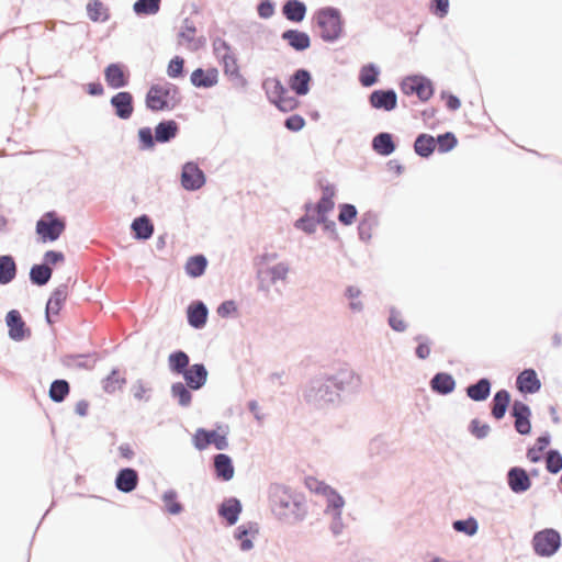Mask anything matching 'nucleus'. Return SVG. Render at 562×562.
I'll return each instance as SVG.
<instances>
[{
	"instance_id": "f257e3e1",
	"label": "nucleus",
	"mask_w": 562,
	"mask_h": 562,
	"mask_svg": "<svg viewBox=\"0 0 562 562\" xmlns=\"http://www.w3.org/2000/svg\"><path fill=\"white\" fill-rule=\"evenodd\" d=\"M361 383V376L347 366L321 371L306 382L303 398L317 409L337 408L360 391Z\"/></svg>"
},
{
	"instance_id": "f03ea898",
	"label": "nucleus",
	"mask_w": 562,
	"mask_h": 562,
	"mask_svg": "<svg viewBox=\"0 0 562 562\" xmlns=\"http://www.w3.org/2000/svg\"><path fill=\"white\" fill-rule=\"evenodd\" d=\"M316 188L321 190L322 194L318 199V210L312 216H300L293 223L296 231L312 236L316 233L317 226H324L330 221V213L335 210V198L337 195V187L335 183L327 181L324 178H317Z\"/></svg>"
},
{
	"instance_id": "7ed1b4c3",
	"label": "nucleus",
	"mask_w": 562,
	"mask_h": 562,
	"mask_svg": "<svg viewBox=\"0 0 562 562\" xmlns=\"http://www.w3.org/2000/svg\"><path fill=\"white\" fill-rule=\"evenodd\" d=\"M270 504L274 517L288 525L302 521L307 513L304 494H270Z\"/></svg>"
},
{
	"instance_id": "20e7f679",
	"label": "nucleus",
	"mask_w": 562,
	"mask_h": 562,
	"mask_svg": "<svg viewBox=\"0 0 562 562\" xmlns=\"http://www.w3.org/2000/svg\"><path fill=\"white\" fill-rule=\"evenodd\" d=\"M312 23L319 29L318 36L325 43L334 44L346 35V21L340 9L336 7L318 8L313 13Z\"/></svg>"
},
{
	"instance_id": "39448f33",
	"label": "nucleus",
	"mask_w": 562,
	"mask_h": 562,
	"mask_svg": "<svg viewBox=\"0 0 562 562\" xmlns=\"http://www.w3.org/2000/svg\"><path fill=\"white\" fill-rule=\"evenodd\" d=\"M180 88L170 81L151 83L145 93V108L151 113L172 111L182 102Z\"/></svg>"
},
{
	"instance_id": "423d86ee",
	"label": "nucleus",
	"mask_w": 562,
	"mask_h": 562,
	"mask_svg": "<svg viewBox=\"0 0 562 562\" xmlns=\"http://www.w3.org/2000/svg\"><path fill=\"white\" fill-rule=\"evenodd\" d=\"M401 92L406 97L416 95L419 103H427L436 93L434 81L422 72H413L402 77L398 81ZM412 101L411 105H416Z\"/></svg>"
},
{
	"instance_id": "0eeeda50",
	"label": "nucleus",
	"mask_w": 562,
	"mask_h": 562,
	"mask_svg": "<svg viewBox=\"0 0 562 562\" xmlns=\"http://www.w3.org/2000/svg\"><path fill=\"white\" fill-rule=\"evenodd\" d=\"M67 227L66 218L55 210L45 212L35 223L37 244H52L60 238Z\"/></svg>"
},
{
	"instance_id": "6e6552de",
	"label": "nucleus",
	"mask_w": 562,
	"mask_h": 562,
	"mask_svg": "<svg viewBox=\"0 0 562 562\" xmlns=\"http://www.w3.org/2000/svg\"><path fill=\"white\" fill-rule=\"evenodd\" d=\"M533 552L541 558L553 557L562 546V538L558 530L544 528L533 533L531 539Z\"/></svg>"
},
{
	"instance_id": "1a4fd4ad",
	"label": "nucleus",
	"mask_w": 562,
	"mask_h": 562,
	"mask_svg": "<svg viewBox=\"0 0 562 562\" xmlns=\"http://www.w3.org/2000/svg\"><path fill=\"white\" fill-rule=\"evenodd\" d=\"M180 186L188 192H195L206 184L207 177L194 160L181 165L179 175Z\"/></svg>"
},
{
	"instance_id": "9d476101",
	"label": "nucleus",
	"mask_w": 562,
	"mask_h": 562,
	"mask_svg": "<svg viewBox=\"0 0 562 562\" xmlns=\"http://www.w3.org/2000/svg\"><path fill=\"white\" fill-rule=\"evenodd\" d=\"M103 77L108 88L121 91L131 82V70L123 61H112L103 68Z\"/></svg>"
},
{
	"instance_id": "9b49d317",
	"label": "nucleus",
	"mask_w": 562,
	"mask_h": 562,
	"mask_svg": "<svg viewBox=\"0 0 562 562\" xmlns=\"http://www.w3.org/2000/svg\"><path fill=\"white\" fill-rule=\"evenodd\" d=\"M4 322L8 328V337L14 342H22L31 338L32 329L24 321L21 312L12 308L7 312Z\"/></svg>"
},
{
	"instance_id": "f8f14e48",
	"label": "nucleus",
	"mask_w": 562,
	"mask_h": 562,
	"mask_svg": "<svg viewBox=\"0 0 562 562\" xmlns=\"http://www.w3.org/2000/svg\"><path fill=\"white\" fill-rule=\"evenodd\" d=\"M368 103L373 110L392 112L398 106V95L392 87L378 88L368 94Z\"/></svg>"
},
{
	"instance_id": "ddd939ff",
	"label": "nucleus",
	"mask_w": 562,
	"mask_h": 562,
	"mask_svg": "<svg viewBox=\"0 0 562 562\" xmlns=\"http://www.w3.org/2000/svg\"><path fill=\"white\" fill-rule=\"evenodd\" d=\"M509 415L514 418V429L517 434L520 436H529L531 434L532 411L527 403L520 400H515L512 404Z\"/></svg>"
},
{
	"instance_id": "4468645a",
	"label": "nucleus",
	"mask_w": 562,
	"mask_h": 562,
	"mask_svg": "<svg viewBox=\"0 0 562 562\" xmlns=\"http://www.w3.org/2000/svg\"><path fill=\"white\" fill-rule=\"evenodd\" d=\"M110 106L115 117L128 121L135 111V97L131 91L121 90L110 98Z\"/></svg>"
},
{
	"instance_id": "2eb2a0df",
	"label": "nucleus",
	"mask_w": 562,
	"mask_h": 562,
	"mask_svg": "<svg viewBox=\"0 0 562 562\" xmlns=\"http://www.w3.org/2000/svg\"><path fill=\"white\" fill-rule=\"evenodd\" d=\"M285 82L289 91H292L296 97H305L314 86V78L310 69L300 67L288 76Z\"/></svg>"
},
{
	"instance_id": "dca6fc26",
	"label": "nucleus",
	"mask_w": 562,
	"mask_h": 562,
	"mask_svg": "<svg viewBox=\"0 0 562 562\" xmlns=\"http://www.w3.org/2000/svg\"><path fill=\"white\" fill-rule=\"evenodd\" d=\"M220 71L215 66L198 67L190 74V83L195 89H212L217 86Z\"/></svg>"
},
{
	"instance_id": "f3484780",
	"label": "nucleus",
	"mask_w": 562,
	"mask_h": 562,
	"mask_svg": "<svg viewBox=\"0 0 562 562\" xmlns=\"http://www.w3.org/2000/svg\"><path fill=\"white\" fill-rule=\"evenodd\" d=\"M400 146V138L391 132H379L371 139V149L381 157H389Z\"/></svg>"
},
{
	"instance_id": "a211bd4d",
	"label": "nucleus",
	"mask_w": 562,
	"mask_h": 562,
	"mask_svg": "<svg viewBox=\"0 0 562 562\" xmlns=\"http://www.w3.org/2000/svg\"><path fill=\"white\" fill-rule=\"evenodd\" d=\"M542 383L533 368L522 369L516 376V387L522 395H532L541 390Z\"/></svg>"
},
{
	"instance_id": "6ab92c4d",
	"label": "nucleus",
	"mask_w": 562,
	"mask_h": 562,
	"mask_svg": "<svg viewBox=\"0 0 562 562\" xmlns=\"http://www.w3.org/2000/svg\"><path fill=\"white\" fill-rule=\"evenodd\" d=\"M187 323L193 329L200 330L206 326L209 319V307L201 300H193L186 310Z\"/></svg>"
},
{
	"instance_id": "aec40b11",
	"label": "nucleus",
	"mask_w": 562,
	"mask_h": 562,
	"mask_svg": "<svg viewBox=\"0 0 562 562\" xmlns=\"http://www.w3.org/2000/svg\"><path fill=\"white\" fill-rule=\"evenodd\" d=\"M261 89L263 90L268 102L273 106L280 104L282 97L289 93L288 85H284L278 76L263 78L261 81Z\"/></svg>"
},
{
	"instance_id": "412c9836",
	"label": "nucleus",
	"mask_w": 562,
	"mask_h": 562,
	"mask_svg": "<svg viewBox=\"0 0 562 562\" xmlns=\"http://www.w3.org/2000/svg\"><path fill=\"white\" fill-rule=\"evenodd\" d=\"M155 233V226L148 214L136 216L130 226V234L133 239L145 243L149 240Z\"/></svg>"
},
{
	"instance_id": "4be33fe9",
	"label": "nucleus",
	"mask_w": 562,
	"mask_h": 562,
	"mask_svg": "<svg viewBox=\"0 0 562 562\" xmlns=\"http://www.w3.org/2000/svg\"><path fill=\"white\" fill-rule=\"evenodd\" d=\"M181 376L193 391H200L207 382L209 371L203 362H195L190 364Z\"/></svg>"
},
{
	"instance_id": "5701e85b",
	"label": "nucleus",
	"mask_w": 562,
	"mask_h": 562,
	"mask_svg": "<svg viewBox=\"0 0 562 562\" xmlns=\"http://www.w3.org/2000/svg\"><path fill=\"white\" fill-rule=\"evenodd\" d=\"M429 387L434 394L448 396L456 391L457 381L452 373L438 371L429 380Z\"/></svg>"
},
{
	"instance_id": "b1692460",
	"label": "nucleus",
	"mask_w": 562,
	"mask_h": 562,
	"mask_svg": "<svg viewBox=\"0 0 562 562\" xmlns=\"http://www.w3.org/2000/svg\"><path fill=\"white\" fill-rule=\"evenodd\" d=\"M281 40L286 43L296 53L307 50L312 45L311 36L307 32L299 29H286L281 33Z\"/></svg>"
},
{
	"instance_id": "393cba45",
	"label": "nucleus",
	"mask_w": 562,
	"mask_h": 562,
	"mask_svg": "<svg viewBox=\"0 0 562 562\" xmlns=\"http://www.w3.org/2000/svg\"><path fill=\"white\" fill-rule=\"evenodd\" d=\"M506 480L512 492H527L532 485L528 471L520 465L510 467Z\"/></svg>"
},
{
	"instance_id": "a878e982",
	"label": "nucleus",
	"mask_w": 562,
	"mask_h": 562,
	"mask_svg": "<svg viewBox=\"0 0 562 562\" xmlns=\"http://www.w3.org/2000/svg\"><path fill=\"white\" fill-rule=\"evenodd\" d=\"M213 475L220 482H228L234 477L235 467L233 458L227 453H216L213 457Z\"/></svg>"
},
{
	"instance_id": "bb28decb",
	"label": "nucleus",
	"mask_w": 562,
	"mask_h": 562,
	"mask_svg": "<svg viewBox=\"0 0 562 562\" xmlns=\"http://www.w3.org/2000/svg\"><path fill=\"white\" fill-rule=\"evenodd\" d=\"M380 224V218L378 212L374 210L366 211L357 225V234L358 238L363 244H369L372 239V229L378 227Z\"/></svg>"
},
{
	"instance_id": "cd10ccee",
	"label": "nucleus",
	"mask_w": 562,
	"mask_h": 562,
	"mask_svg": "<svg viewBox=\"0 0 562 562\" xmlns=\"http://www.w3.org/2000/svg\"><path fill=\"white\" fill-rule=\"evenodd\" d=\"M307 10V4L303 0H283L281 4L282 16L294 24L305 20Z\"/></svg>"
},
{
	"instance_id": "c85d7f7f",
	"label": "nucleus",
	"mask_w": 562,
	"mask_h": 562,
	"mask_svg": "<svg viewBox=\"0 0 562 562\" xmlns=\"http://www.w3.org/2000/svg\"><path fill=\"white\" fill-rule=\"evenodd\" d=\"M138 481V471L132 467H124L116 472L114 485L117 492H134Z\"/></svg>"
},
{
	"instance_id": "c756f323",
	"label": "nucleus",
	"mask_w": 562,
	"mask_h": 562,
	"mask_svg": "<svg viewBox=\"0 0 562 562\" xmlns=\"http://www.w3.org/2000/svg\"><path fill=\"white\" fill-rule=\"evenodd\" d=\"M159 144H170L180 134V124L173 119H161L155 126Z\"/></svg>"
},
{
	"instance_id": "7c9ffc66",
	"label": "nucleus",
	"mask_w": 562,
	"mask_h": 562,
	"mask_svg": "<svg viewBox=\"0 0 562 562\" xmlns=\"http://www.w3.org/2000/svg\"><path fill=\"white\" fill-rule=\"evenodd\" d=\"M241 502L236 497L225 498L217 507V514L227 526H234L241 514Z\"/></svg>"
},
{
	"instance_id": "2f4dec72",
	"label": "nucleus",
	"mask_w": 562,
	"mask_h": 562,
	"mask_svg": "<svg viewBox=\"0 0 562 562\" xmlns=\"http://www.w3.org/2000/svg\"><path fill=\"white\" fill-rule=\"evenodd\" d=\"M512 404V394L507 389H499L493 395L491 401V416L499 422L505 416Z\"/></svg>"
},
{
	"instance_id": "473e14b6",
	"label": "nucleus",
	"mask_w": 562,
	"mask_h": 562,
	"mask_svg": "<svg viewBox=\"0 0 562 562\" xmlns=\"http://www.w3.org/2000/svg\"><path fill=\"white\" fill-rule=\"evenodd\" d=\"M493 381L483 376L473 383H470L465 389V395L473 402H484L492 393Z\"/></svg>"
},
{
	"instance_id": "72a5a7b5",
	"label": "nucleus",
	"mask_w": 562,
	"mask_h": 562,
	"mask_svg": "<svg viewBox=\"0 0 562 562\" xmlns=\"http://www.w3.org/2000/svg\"><path fill=\"white\" fill-rule=\"evenodd\" d=\"M209 263V259L204 254L196 252L187 258L183 270L190 279H199L205 274Z\"/></svg>"
},
{
	"instance_id": "f704fd0d",
	"label": "nucleus",
	"mask_w": 562,
	"mask_h": 562,
	"mask_svg": "<svg viewBox=\"0 0 562 562\" xmlns=\"http://www.w3.org/2000/svg\"><path fill=\"white\" fill-rule=\"evenodd\" d=\"M68 284L61 283L58 286H56L49 294L45 308L49 311L50 313H54L55 315H59V313L63 311V308L66 305L67 299H68Z\"/></svg>"
},
{
	"instance_id": "c9c22d12",
	"label": "nucleus",
	"mask_w": 562,
	"mask_h": 562,
	"mask_svg": "<svg viewBox=\"0 0 562 562\" xmlns=\"http://www.w3.org/2000/svg\"><path fill=\"white\" fill-rule=\"evenodd\" d=\"M552 437L551 434L546 430L537 437L533 445L527 447L526 457L531 463H538L543 460L546 449H549Z\"/></svg>"
},
{
	"instance_id": "e433bc0d",
	"label": "nucleus",
	"mask_w": 562,
	"mask_h": 562,
	"mask_svg": "<svg viewBox=\"0 0 562 562\" xmlns=\"http://www.w3.org/2000/svg\"><path fill=\"white\" fill-rule=\"evenodd\" d=\"M413 149L418 157L429 159L436 150L435 136L428 133L417 134L413 143Z\"/></svg>"
},
{
	"instance_id": "4c0bfd02",
	"label": "nucleus",
	"mask_w": 562,
	"mask_h": 562,
	"mask_svg": "<svg viewBox=\"0 0 562 562\" xmlns=\"http://www.w3.org/2000/svg\"><path fill=\"white\" fill-rule=\"evenodd\" d=\"M18 271V263L13 255H0V285H8L13 282Z\"/></svg>"
},
{
	"instance_id": "58836bf2",
	"label": "nucleus",
	"mask_w": 562,
	"mask_h": 562,
	"mask_svg": "<svg viewBox=\"0 0 562 562\" xmlns=\"http://www.w3.org/2000/svg\"><path fill=\"white\" fill-rule=\"evenodd\" d=\"M126 383L127 379L121 374L119 367H113L101 380L102 390L106 394H114L116 391H122Z\"/></svg>"
},
{
	"instance_id": "ea45409f",
	"label": "nucleus",
	"mask_w": 562,
	"mask_h": 562,
	"mask_svg": "<svg viewBox=\"0 0 562 562\" xmlns=\"http://www.w3.org/2000/svg\"><path fill=\"white\" fill-rule=\"evenodd\" d=\"M381 68L378 64L370 61L360 67L358 81L363 88H371L380 82Z\"/></svg>"
},
{
	"instance_id": "a19ab883",
	"label": "nucleus",
	"mask_w": 562,
	"mask_h": 562,
	"mask_svg": "<svg viewBox=\"0 0 562 562\" xmlns=\"http://www.w3.org/2000/svg\"><path fill=\"white\" fill-rule=\"evenodd\" d=\"M192 392H194L193 389L182 381L173 382L170 386L171 398L182 408L191 406L193 400Z\"/></svg>"
},
{
	"instance_id": "79ce46f5",
	"label": "nucleus",
	"mask_w": 562,
	"mask_h": 562,
	"mask_svg": "<svg viewBox=\"0 0 562 562\" xmlns=\"http://www.w3.org/2000/svg\"><path fill=\"white\" fill-rule=\"evenodd\" d=\"M53 277V269L46 267L42 261L33 263L29 271V281L32 285L43 288L48 284Z\"/></svg>"
},
{
	"instance_id": "37998d69",
	"label": "nucleus",
	"mask_w": 562,
	"mask_h": 562,
	"mask_svg": "<svg viewBox=\"0 0 562 562\" xmlns=\"http://www.w3.org/2000/svg\"><path fill=\"white\" fill-rule=\"evenodd\" d=\"M137 149L139 151L153 153L159 144L154 127L142 126L137 130Z\"/></svg>"
},
{
	"instance_id": "c03bdc74",
	"label": "nucleus",
	"mask_w": 562,
	"mask_h": 562,
	"mask_svg": "<svg viewBox=\"0 0 562 562\" xmlns=\"http://www.w3.org/2000/svg\"><path fill=\"white\" fill-rule=\"evenodd\" d=\"M71 386L68 380L58 378L50 382L48 397L55 404L64 403L69 396Z\"/></svg>"
},
{
	"instance_id": "a18cd8bd",
	"label": "nucleus",
	"mask_w": 562,
	"mask_h": 562,
	"mask_svg": "<svg viewBox=\"0 0 562 562\" xmlns=\"http://www.w3.org/2000/svg\"><path fill=\"white\" fill-rule=\"evenodd\" d=\"M190 366V357L182 349H176L168 356V369L173 375H181Z\"/></svg>"
},
{
	"instance_id": "49530a36",
	"label": "nucleus",
	"mask_w": 562,
	"mask_h": 562,
	"mask_svg": "<svg viewBox=\"0 0 562 562\" xmlns=\"http://www.w3.org/2000/svg\"><path fill=\"white\" fill-rule=\"evenodd\" d=\"M86 10L88 18L94 23H104L111 18L109 8L101 0H88Z\"/></svg>"
},
{
	"instance_id": "de8ad7c7",
	"label": "nucleus",
	"mask_w": 562,
	"mask_h": 562,
	"mask_svg": "<svg viewBox=\"0 0 562 562\" xmlns=\"http://www.w3.org/2000/svg\"><path fill=\"white\" fill-rule=\"evenodd\" d=\"M211 445L218 451L226 450L229 446V428L226 424L216 423L214 428L209 429Z\"/></svg>"
},
{
	"instance_id": "09e8293b",
	"label": "nucleus",
	"mask_w": 562,
	"mask_h": 562,
	"mask_svg": "<svg viewBox=\"0 0 562 562\" xmlns=\"http://www.w3.org/2000/svg\"><path fill=\"white\" fill-rule=\"evenodd\" d=\"M161 8V0H136L133 3V12L138 18L156 15Z\"/></svg>"
},
{
	"instance_id": "8fccbe9b",
	"label": "nucleus",
	"mask_w": 562,
	"mask_h": 562,
	"mask_svg": "<svg viewBox=\"0 0 562 562\" xmlns=\"http://www.w3.org/2000/svg\"><path fill=\"white\" fill-rule=\"evenodd\" d=\"M337 220L342 226H351L358 220V209L355 204L342 202L338 204Z\"/></svg>"
},
{
	"instance_id": "3c124183",
	"label": "nucleus",
	"mask_w": 562,
	"mask_h": 562,
	"mask_svg": "<svg viewBox=\"0 0 562 562\" xmlns=\"http://www.w3.org/2000/svg\"><path fill=\"white\" fill-rule=\"evenodd\" d=\"M436 150L439 154H448L452 151L459 144L458 137L451 131L443 132L435 136Z\"/></svg>"
},
{
	"instance_id": "603ef678",
	"label": "nucleus",
	"mask_w": 562,
	"mask_h": 562,
	"mask_svg": "<svg viewBox=\"0 0 562 562\" xmlns=\"http://www.w3.org/2000/svg\"><path fill=\"white\" fill-rule=\"evenodd\" d=\"M300 480L303 481L304 486L311 493H336V492H338L335 487L327 484L325 481H321L312 475H301Z\"/></svg>"
},
{
	"instance_id": "864d4df0",
	"label": "nucleus",
	"mask_w": 562,
	"mask_h": 562,
	"mask_svg": "<svg viewBox=\"0 0 562 562\" xmlns=\"http://www.w3.org/2000/svg\"><path fill=\"white\" fill-rule=\"evenodd\" d=\"M166 72L171 79H183L188 75L186 59L180 55H175L168 61Z\"/></svg>"
},
{
	"instance_id": "5fc2aeb1",
	"label": "nucleus",
	"mask_w": 562,
	"mask_h": 562,
	"mask_svg": "<svg viewBox=\"0 0 562 562\" xmlns=\"http://www.w3.org/2000/svg\"><path fill=\"white\" fill-rule=\"evenodd\" d=\"M368 450L371 457H380L382 459H385L392 452L390 445L382 435H378L371 439Z\"/></svg>"
},
{
	"instance_id": "6e6d98bb",
	"label": "nucleus",
	"mask_w": 562,
	"mask_h": 562,
	"mask_svg": "<svg viewBox=\"0 0 562 562\" xmlns=\"http://www.w3.org/2000/svg\"><path fill=\"white\" fill-rule=\"evenodd\" d=\"M413 340L417 344L414 349V355L419 360H426L431 352L432 340L424 334H417Z\"/></svg>"
},
{
	"instance_id": "4d7b16f0",
	"label": "nucleus",
	"mask_w": 562,
	"mask_h": 562,
	"mask_svg": "<svg viewBox=\"0 0 562 562\" xmlns=\"http://www.w3.org/2000/svg\"><path fill=\"white\" fill-rule=\"evenodd\" d=\"M250 536V525L241 524L234 530V539L239 541V549L244 552L254 548V541Z\"/></svg>"
},
{
	"instance_id": "13d9d810",
	"label": "nucleus",
	"mask_w": 562,
	"mask_h": 562,
	"mask_svg": "<svg viewBox=\"0 0 562 562\" xmlns=\"http://www.w3.org/2000/svg\"><path fill=\"white\" fill-rule=\"evenodd\" d=\"M361 293V289L357 285H347L344 291V296L349 300L348 307L352 313L363 311V303L359 300Z\"/></svg>"
},
{
	"instance_id": "bf43d9fd",
	"label": "nucleus",
	"mask_w": 562,
	"mask_h": 562,
	"mask_svg": "<svg viewBox=\"0 0 562 562\" xmlns=\"http://www.w3.org/2000/svg\"><path fill=\"white\" fill-rule=\"evenodd\" d=\"M467 430L475 439L483 440L491 432V426L479 417H474L469 422Z\"/></svg>"
},
{
	"instance_id": "052dcab7",
	"label": "nucleus",
	"mask_w": 562,
	"mask_h": 562,
	"mask_svg": "<svg viewBox=\"0 0 562 562\" xmlns=\"http://www.w3.org/2000/svg\"><path fill=\"white\" fill-rule=\"evenodd\" d=\"M212 41L213 54L218 61L220 59L227 57V55H234L236 52L233 46L221 36H210Z\"/></svg>"
},
{
	"instance_id": "680f3d73",
	"label": "nucleus",
	"mask_w": 562,
	"mask_h": 562,
	"mask_svg": "<svg viewBox=\"0 0 562 562\" xmlns=\"http://www.w3.org/2000/svg\"><path fill=\"white\" fill-rule=\"evenodd\" d=\"M452 528L457 532L464 533L465 536L472 537L479 530L477 520L470 516L465 519H457L452 522Z\"/></svg>"
},
{
	"instance_id": "e2e57ef3",
	"label": "nucleus",
	"mask_w": 562,
	"mask_h": 562,
	"mask_svg": "<svg viewBox=\"0 0 562 562\" xmlns=\"http://www.w3.org/2000/svg\"><path fill=\"white\" fill-rule=\"evenodd\" d=\"M387 325L395 333H404L408 327V324L401 315V311L393 305L389 307Z\"/></svg>"
},
{
	"instance_id": "0e129e2a",
	"label": "nucleus",
	"mask_w": 562,
	"mask_h": 562,
	"mask_svg": "<svg viewBox=\"0 0 562 562\" xmlns=\"http://www.w3.org/2000/svg\"><path fill=\"white\" fill-rule=\"evenodd\" d=\"M546 470L550 474H558L562 470V453L555 448H549L546 458Z\"/></svg>"
},
{
	"instance_id": "69168bd1",
	"label": "nucleus",
	"mask_w": 562,
	"mask_h": 562,
	"mask_svg": "<svg viewBox=\"0 0 562 562\" xmlns=\"http://www.w3.org/2000/svg\"><path fill=\"white\" fill-rule=\"evenodd\" d=\"M290 266L288 262L281 261L266 269V273L270 278V284H276L278 281L286 279Z\"/></svg>"
},
{
	"instance_id": "338daca9",
	"label": "nucleus",
	"mask_w": 562,
	"mask_h": 562,
	"mask_svg": "<svg viewBox=\"0 0 562 562\" xmlns=\"http://www.w3.org/2000/svg\"><path fill=\"white\" fill-rule=\"evenodd\" d=\"M192 446L195 450L202 452L211 446L209 428L199 427L195 429L191 438Z\"/></svg>"
},
{
	"instance_id": "774afa93",
	"label": "nucleus",
	"mask_w": 562,
	"mask_h": 562,
	"mask_svg": "<svg viewBox=\"0 0 562 562\" xmlns=\"http://www.w3.org/2000/svg\"><path fill=\"white\" fill-rule=\"evenodd\" d=\"M218 64L222 66L223 74L227 80L235 76V74L240 72L237 54L227 55V57L220 59Z\"/></svg>"
}]
</instances>
